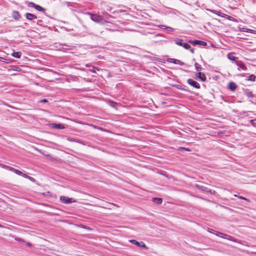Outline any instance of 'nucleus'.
<instances>
[{
	"mask_svg": "<svg viewBox=\"0 0 256 256\" xmlns=\"http://www.w3.org/2000/svg\"><path fill=\"white\" fill-rule=\"evenodd\" d=\"M102 14L104 16L97 14H92L90 12L88 13V14L90 16V19L92 21L98 24L104 25L108 22V20H109V18L112 17V16L106 12H103Z\"/></svg>",
	"mask_w": 256,
	"mask_h": 256,
	"instance_id": "nucleus-1",
	"label": "nucleus"
},
{
	"mask_svg": "<svg viewBox=\"0 0 256 256\" xmlns=\"http://www.w3.org/2000/svg\"><path fill=\"white\" fill-rule=\"evenodd\" d=\"M60 200L64 204H70L74 202L72 198H69L65 196H61L60 197Z\"/></svg>",
	"mask_w": 256,
	"mask_h": 256,
	"instance_id": "nucleus-2",
	"label": "nucleus"
},
{
	"mask_svg": "<svg viewBox=\"0 0 256 256\" xmlns=\"http://www.w3.org/2000/svg\"><path fill=\"white\" fill-rule=\"evenodd\" d=\"M236 64L238 66V70H242L244 71L247 70L246 66L240 60L236 61Z\"/></svg>",
	"mask_w": 256,
	"mask_h": 256,
	"instance_id": "nucleus-3",
	"label": "nucleus"
},
{
	"mask_svg": "<svg viewBox=\"0 0 256 256\" xmlns=\"http://www.w3.org/2000/svg\"><path fill=\"white\" fill-rule=\"evenodd\" d=\"M130 242L136 245L138 247H141V248H144L146 249L147 248L146 244L142 242H140L136 241L135 240H130Z\"/></svg>",
	"mask_w": 256,
	"mask_h": 256,
	"instance_id": "nucleus-4",
	"label": "nucleus"
},
{
	"mask_svg": "<svg viewBox=\"0 0 256 256\" xmlns=\"http://www.w3.org/2000/svg\"><path fill=\"white\" fill-rule=\"evenodd\" d=\"M188 83L191 86L196 88H200V84L196 82L195 80H193L192 79L189 78L187 80Z\"/></svg>",
	"mask_w": 256,
	"mask_h": 256,
	"instance_id": "nucleus-5",
	"label": "nucleus"
},
{
	"mask_svg": "<svg viewBox=\"0 0 256 256\" xmlns=\"http://www.w3.org/2000/svg\"><path fill=\"white\" fill-rule=\"evenodd\" d=\"M214 234L218 236H220L224 238L228 239V240H232V237L222 232H216V233Z\"/></svg>",
	"mask_w": 256,
	"mask_h": 256,
	"instance_id": "nucleus-6",
	"label": "nucleus"
},
{
	"mask_svg": "<svg viewBox=\"0 0 256 256\" xmlns=\"http://www.w3.org/2000/svg\"><path fill=\"white\" fill-rule=\"evenodd\" d=\"M12 15V17L16 20H19L21 18V16L18 11H13Z\"/></svg>",
	"mask_w": 256,
	"mask_h": 256,
	"instance_id": "nucleus-7",
	"label": "nucleus"
},
{
	"mask_svg": "<svg viewBox=\"0 0 256 256\" xmlns=\"http://www.w3.org/2000/svg\"><path fill=\"white\" fill-rule=\"evenodd\" d=\"M51 126L54 128L59 129V130L64 129L65 128L64 125L62 124L53 123V124H52Z\"/></svg>",
	"mask_w": 256,
	"mask_h": 256,
	"instance_id": "nucleus-8",
	"label": "nucleus"
},
{
	"mask_svg": "<svg viewBox=\"0 0 256 256\" xmlns=\"http://www.w3.org/2000/svg\"><path fill=\"white\" fill-rule=\"evenodd\" d=\"M240 30L242 32H246L256 34V30L247 28L244 27L240 28Z\"/></svg>",
	"mask_w": 256,
	"mask_h": 256,
	"instance_id": "nucleus-9",
	"label": "nucleus"
},
{
	"mask_svg": "<svg viewBox=\"0 0 256 256\" xmlns=\"http://www.w3.org/2000/svg\"><path fill=\"white\" fill-rule=\"evenodd\" d=\"M26 19L30 20H36L37 18V16L36 15L31 13H26Z\"/></svg>",
	"mask_w": 256,
	"mask_h": 256,
	"instance_id": "nucleus-10",
	"label": "nucleus"
},
{
	"mask_svg": "<svg viewBox=\"0 0 256 256\" xmlns=\"http://www.w3.org/2000/svg\"><path fill=\"white\" fill-rule=\"evenodd\" d=\"M168 61L170 62L175 64H180V66H182L184 64V62H182L180 61V60L174 59V58H170L168 60Z\"/></svg>",
	"mask_w": 256,
	"mask_h": 256,
	"instance_id": "nucleus-11",
	"label": "nucleus"
},
{
	"mask_svg": "<svg viewBox=\"0 0 256 256\" xmlns=\"http://www.w3.org/2000/svg\"><path fill=\"white\" fill-rule=\"evenodd\" d=\"M227 58L230 60H232V62H236V61H238L237 60L238 58L234 56L233 54H232V53H228L227 54Z\"/></svg>",
	"mask_w": 256,
	"mask_h": 256,
	"instance_id": "nucleus-12",
	"label": "nucleus"
},
{
	"mask_svg": "<svg viewBox=\"0 0 256 256\" xmlns=\"http://www.w3.org/2000/svg\"><path fill=\"white\" fill-rule=\"evenodd\" d=\"M197 78L200 79L202 81L204 82L206 80V76L204 74L202 73L201 72H198V73Z\"/></svg>",
	"mask_w": 256,
	"mask_h": 256,
	"instance_id": "nucleus-13",
	"label": "nucleus"
},
{
	"mask_svg": "<svg viewBox=\"0 0 256 256\" xmlns=\"http://www.w3.org/2000/svg\"><path fill=\"white\" fill-rule=\"evenodd\" d=\"M194 45H200L202 46H206V43L205 42L200 40H194Z\"/></svg>",
	"mask_w": 256,
	"mask_h": 256,
	"instance_id": "nucleus-14",
	"label": "nucleus"
},
{
	"mask_svg": "<svg viewBox=\"0 0 256 256\" xmlns=\"http://www.w3.org/2000/svg\"><path fill=\"white\" fill-rule=\"evenodd\" d=\"M182 47L184 48L186 50H190V52L192 54H193L194 52V48H191L189 44H187V43H184L183 46H182Z\"/></svg>",
	"mask_w": 256,
	"mask_h": 256,
	"instance_id": "nucleus-15",
	"label": "nucleus"
},
{
	"mask_svg": "<svg viewBox=\"0 0 256 256\" xmlns=\"http://www.w3.org/2000/svg\"><path fill=\"white\" fill-rule=\"evenodd\" d=\"M228 86L232 91H234L237 88L236 84L234 82H230Z\"/></svg>",
	"mask_w": 256,
	"mask_h": 256,
	"instance_id": "nucleus-16",
	"label": "nucleus"
},
{
	"mask_svg": "<svg viewBox=\"0 0 256 256\" xmlns=\"http://www.w3.org/2000/svg\"><path fill=\"white\" fill-rule=\"evenodd\" d=\"M244 94L248 98H253L254 97V94L252 92L248 90H246L244 92Z\"/></svg>",
	"mask_w": 256,
	"mask_h": 256,
	"instance_id": "nucleus-17",
	"label": "nucleus"
},
{
	"mask_svg": "<svg viewBox=\"0 0 256 256\" xmlns=\"http://www.w3.org/2000/svg\"><path fill=\"white\" fill-rule=\"evenodd\" d=\"M152 202L157 204H161L162 202V199L159 198H152Z\"/></svg>",
	"mask_w": 256,
	"mask_h": 256,
	"instance_id": "nucleus-18",
	"label": "nucleus"
},
{
	"mask_svg": "<svg viewBox=\"0 0 256 256\" xmlns=\"http://www.w3.org/2000/svg\"><path fill=\"white\" fill-rule=\"evenodd\" d=\"M158 26H159V28H161L166 29L169 31H173L174 30V29L173 28L170 27V26H166L164 25H160Z\"/></svg>",
	"mask_w": 256,
	"mask_h": 256,
	"instance_id": "nucleus-19",
	"label": "nucleus"
},
{
	"mask_svg": "<svg viewBox=\"0 0 256 256\" xmlns=\"http://www.w3.org/2000/svg\"><path fill=\"white\" fill-rule=\"evenodd\" d=\"M12 55L16 58H19L21 56L22 53L20 52H14Z\"/></svg>",
	"mask_w": 256,
	"mask_h": 256,
	"instance_id": "nucleus-20",
	"label": "nucleus"
},
{
	"mask_svg": "<svg viewBox=\"0 0 256 256\" xmlns=\"http://www.w3.org/2000/svg\"><path fill=\"white\" fill-rule=\"evenodd\" d=\"M256 76L254 74L250 75L248 78L246 79L247 80H250L252 82H254L256 80Z\"/></svg>",
	"mask_w": 256,
	"mask_h": 256,
	"instance_id": "nucleus-21",
	"label": "nucleus"
},
{
	"mask_svg": "<svg viewBox=\"0 0 256 256\" xmlns=\"http://www.w3.org/2000/svg\"><path fill=\"white\" fill-rule=\"evenodd\" d=\"M175 44L178 46H182L183 44L184 43H183L182 42V40H180V39H178V38L176 42H175Z\"/></svg>",
	"mask_w": 256,
	"mask_h": 256,
	"instance_id": "nucleus-22",
	"label": "nucleus"
},
{
	"mask_svg": "<svg viewBox=\"0 0 256 256\" xmlns=\"http://www.w3.org/2000/svg\"><path fill=\"white\" fill-rule=\"evenodd\" d=\"M194 66H195L196 69L198 71H200L202 70V68L201 65H200L199 64H198L197 62H196L194 64Z\"/></svg>",
	"mask_w": 256,
	"mask_h": 256,
	"instance_id": "nucleus-23",
	"label": "nucleus"
},
{
	"mask_svg": "<svg viewBox=\"0 0 256 256\" xmlns=\"http://www.w3.org/2000/svg\"><path fill=\"white\" fill-rule=\"evenodd\" d=\"M90 71L93 72V73H96V70H99L100 68L97 67H94V66H92V68H90Z\"/></svg>",
	"mask_w": 256,
	"mask_h": 256,
	"instance_id": "nucleus-24",
	"label": "nucleus"
},
{
	"mask_svg": "<svg viewBox=\"0 0 256 256\" xmlns=\"http://www.w3.org/2000/svg\"><path fill=\"white\" fill-rule=\"evenodd\" d=\"M34 8L40 12H43L44 10V8L39 5H36Z\"/></svg>",
	"mask_w": 256,
	"mask_h": 256,
	"instance_id": "nucleus-25",
	"label": "nucleus"
},
{
	"mask_svg": "<svg viewBox=\"0 0 256 256\" xmlns=\"http://www.w3.org/2000/svg\"><path fill=\"white\" fill-rule=\"evenodd\" d=\"M78 226L79 228H84V229H86V230H90L91 229L88 227V226H84L83 224H80V225H78Z\"/></svg>",
	"mask_w": 256,
	"mask_h": 256,
	"instance_id": "nucleus-26",
	"label": "nucleus"
},
{
	"mask_svg": "<svg viewBox=\"0 0 256 256\" xmlns=\"http://www.w3.org/2000/svg\"><path fill=\"white\" fill-rule=\"evenodd\" d=\"M14 172L18 175H20V176L24 175V174H22V172L21 171H20L18 170H16V169H15Z\"/></svg>",
	"mask_w": 256,
	"mask_h": 256,
	"instance_id": "nucleus-27",
	"label": "nucleus"
},
{
	"mask_svg": "<svg viewBox=\"0 0 256 256\" xmlns=\"http://www.w3.org/2000/svg\"><path fill=\"white\" fill-rule=\"evenodd\" d=\"M36 5V4L34 3L33 2H28V6L32 7V8H34Z\"/></svg>",
	"mask_w": 256,
	"mask_h": 256,
	"instance_id": "nucleus-28",
	"label": "nucleus"
},
{
	"mask_svg": "<svg viewBox=\"0 0 256 256\" xmlns=\"http://www.w3.org/2000/svg\"><path fill=\"white\" fill-rule=\"evenodd\" d=\"M14 240H16V241L22 242H25V241L23 239H22L21 238H18V237H14Z\"/></svg>",
	"mask_w": 256,
	"mask_h": 256,
	"instance_id": "nucleus-29",
	"label": "nucleus"
},
{
	"mask_svg": "<svg viewBox=\"0 0 256 256\" xmlns=\"http://www.w3.org/2000/svg\"><path fill=\"white\" fill-rule=\"evenodd\" d=\"M250 122L252 126H256V119L250 120Z\"/></svg>",
	"mask_w": 256,
	"mask_h": 256,
	"instance_id": "nucleus-30",
	"label": "nucleus"
},
{
	"mask_svg": "<svg viewBox=\"0 0 256 256\" xmlns=\"http://www.w3.org/2000/svg\"><path fill=\"white\" fill-rule=\"evenodd\" d=\"M23 176H24V177H25V178H28L29 180H32V181H33V180H34V178H32V177H30V176H27V175H26V174H24Z\"/></svg>",
	"mask_w": 256,
	"mask_h": 256,
	"instance_id": "nucleus-31",
	"label": "nucleus"
},
{
	"mask_svg": "<svg viewBox=\"0 0 256 256\" xmlns=\"http://www.w3.org/2000/svg\"><path fill=\"white\" fill-rule=\"evenodd\" d=\"M211 12H213V13H214V14H217L218 16H221V14H221L222 13H221V12H217V11L214 10H211Z\"/></svg>",
	"mask_w": 256,
	"mask_h": 256,
	"instance_id": "nucleus-32",
	"label": "nucleus"
},
{
	"mask_svg": "<svg viewBox=\"0 0 256 256\" xmlns=\"http://www.w3.org/2000/svg\"><path fill=\"white\" fill-rule=\"evenodd\" d=\"M0 62H6V63H7L8 62H7V60L2 58V57H0Z\"/></svg>",
	"mask_w": 256,
	"mask_h": 256,
	"instance_id": "nucleus-33",
	"label": "nucleus"
},
{
	"mask_svg": "<svg viewBox=\"0 0 256 256\" xmlns=\"http://www.w3.org/2000/svg\"><path fill=\"white\" fill-rule=\"evenodd\" d=\"M179 150H186V151H190V150L188 148H184V147H180L179 148Z\"/></svg>",
	"mask_w": 256,
	"mask_h": 256,
	"instance_id": "nucleus-34",
	"label": "nucleus"
},
{
	"mask_svg": "<svg viewBox=\"0 0 256 256\" xmlns=\"http://www.w3.org/2000/svg\"><path fill=\"white\" fill-rule=\"evenodd\" d=\"M6 170H10L12 172H14V170H15V168H13L12 167H10V166H8V167H6Z\"/></svg>",
	"mask_w": 256,
	"mask_h": 256,
	"instance_id": "nucleus-35",
	"label": "nucleus"
},
{
	"mask_svg": "<svg viewBox=\"0 0 256 256\" xmlns=\"http://www.w3.org/2000/svg\"><path fill=\"white\" fill-rule=\"evenodd\" d=\"M62 48L63 49H64V50L69 49V46H66V44H62Z\"/></svg>",
	"mask_w": 256,
	"mask_h": 256,
	"instance_id": "nucleus-36",
	"label": "nucleus"
},
{
	"mask_svg": "<svg viewBox=\"0 0 256 256\" xmlns=\"http://www.w3.org/2000/svg\"><path fill=\"white\" fill-rule=\"evenodd\" d=\"M238 198H240V199L244 200H245L246 201H248V202H250V200L248 199V198H244V197H243L242 196H238Z\"/></svg>",
	"mask_w": 256,
	"mask_h": 256,
	"instance_id": "nucleus-37",
	"label": "nucleus"
},
{
	"mask_svg": "<svg viewBox=\"0 0 256 256\" xmlns=\"http://www.w3.org/2000/svg\"><path fill=\"white\" fill-rule=\"evenodd\" d=\"M0 166L2 168H6V167H8V166H6V165H4V164H0Z\"/></svg>",
	"mask_w": 256,
	"mask_h": 256,
	"instance_id": "nucleus-38",
	"label": "nucleus"
},
{
	"mask_svg": "<svg viewBox=\"0 0 256 256\" xmlns=\"http://www.w3.org/2000/svg\"><path fill=\"white\" fill-rule=\"evenodd\" d=\"M208 231L210 232V233H212V234H215V233H214V230H213L212 229L208 228Z\"/></svg>",
	"mask_w": 256,
	"mask_h": 256,
	"instance_id": "nucleus-39",
	"label": "nucleus"
},
{
	"mask_svg": "<svg viewBox=\"0 0 256 256\" xmlns=\"http://www.w3.org/2000/svg\"><path fill=\"white\" fill-rule=\"evenodd\" d=\"M48 102V100L46 99H42L40 100V102Z\"/></svg>",
	"mask_w": 256,
	"mask_h": 256,
	"instance_id": "nucleus-40",
	"label": "nucleus"
},
{
	"mask_svg": "<svg viewBox=\"0 0 256 256\" xmlns=\"http://www.w3.org/2000/svg\"><path fill=\"white\" fill-rule=\"evenodd\" d=\"M106 30H108V31H110V32H114L116 30H112V29H111V28H106Z\"/></svg>",
	"mask_w": 256,
	"mask_h": 256,
	"instance_id": "nucleus-41",
	"label": "nucleus"
},
{
	"mask_svg": "<svg viewBox=\"0 0 256 256\" xmlns=\"http://www.w3.org/2000/svg\"><path fill=\"white\" fill-rule=\"evenodd\" d=\"M68 140L70 142H75V140L72 138H68Z\"/></svg>",
	"mask_w": 256,
	"mask_h": 256,
	"instance_id": "nucleus-42",
	"label": "nucleus"
},
{
	"mask_svg": "<svg viewBox=\"0 0 256 256\" xmlns=\"http://www.w3.org/2000/svg\"><path fill=\"white\" fill-rule=\"evenodd\" d=\"M26 244L28 246H30H30H32V244H31L30 242H27L26 243Z\"/></svg>",
	"mask_w": 256,
	"mask_h": 256,
	"instance_id": "nucleus-43",
	"label": "nucleus"
},
{
	"mask_svg": "<svg viewBox=\"0 0 256 256\" xmlns=\"http://www.w3.org/2000/svg\"><path fill=\"white\" fill-rule=\"evenodd\" d=\"M189 42H190V44H194V40H190L189 41Z\"/></svg>",
	"mask_w": 256,
	"mask_h": 256,
	"instance_id": "nucleus-44",
	"label": "nucleus"
},
{
	"mask_svg": "<svg viewBox=\"0 0 256 256\" xmlns=\"http://www.w3.org/2000/svg\"><path fill=\"white\" fill-rule=\"evenodd\" d=\"M19 70H20V68H16V69H15L14 70L16 71H19Z\"/></svg>",
	"mask_w": 256,
	"mask_h": 256,
	"instance_id": "nucleus-45",
	"label": "nucleus"
},
{
	"mask_svg": "<svg viewBox=\"0 0 256 256\" xmlns=\"http://www.w3.org/2000/svg\"><path fill=\"white\" fill-rule=\"evenodd\" d=\"M42 22V20H38V24L40 23V22Z\"/></svg>",
	"mask_w": 256,
	"mask_h": 256,
	"instance_id": "nucleus-46",
	"label": "nucleus"
},
{
	"mask_svg": "<svg viewBox=\"0 0 256 256\" xmlns=\"http://www.w3.org/2000/svg\"><path fill=\"white\" fill-rule=\"evenodd\" d=\"M234 196H236V197H238V196L237 194H234Z\"/></svg>",
	"mask_w": 256,
	"mask_h": 256,
	"instance_id": "nucleus-47",
	"label": "nucleus"
}]
</instances>
